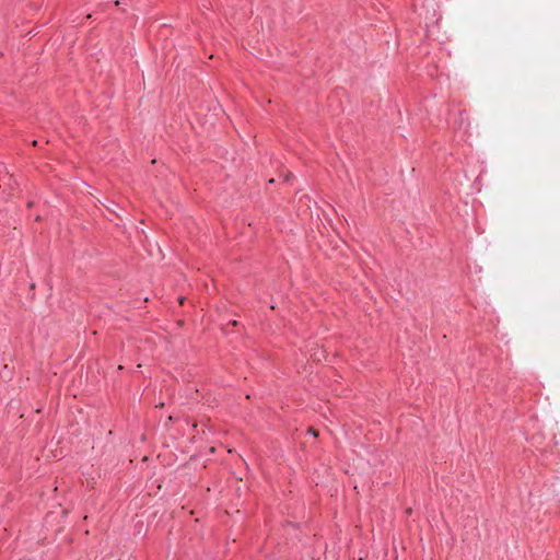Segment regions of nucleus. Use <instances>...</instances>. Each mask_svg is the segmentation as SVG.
I'll return each instance as SVG.
<instances>
[{
	"label": "nucleus",
	"instance_id": "f257e3e1",
	"mask_svg": "<svg viewBox=\"0 0 560 560\" xmlns=\"http://www.w3.org/2000/svg\"><path fill=\"white\" fill-rule=\"evenodd\" d=\"M308 432L312 433L314 436L318 435L317 431L315 429H313V428H310Z\"/></svg>",
	"mask_w": 560,
	"mask_h": 560
}]
</instances>
